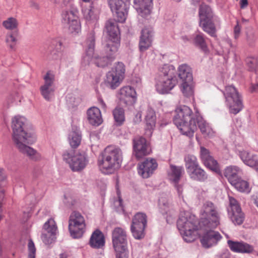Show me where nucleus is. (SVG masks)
<instances>
[{
    "instance_id": "58836bf2",
    "label": "nucleus",
    "mask_w": 258,
    "mask_h": 258,
    "mask_svg": "<svg viewBox=\"0 0 258 258\" xmlns=\"http://www.w3.org/2000/svg\"><path fill=\"white\" fill-rule=\"evenodd\" d=\"M81 135L78 130L72 131L69 135V142L73 148H77L81 142Z\"/></svg>"
},
{
    "instance_id": "09e8293b",
    "label": "nucleus",
    "mask_w": 258,
    "mask_h": 258,
    "mask_svg": "<svg viewBox=\"0 0 258 258\" xmlns=\"http://www.w3.org/2000/svg\"><path fill=\"white\" fill-rule=\"evenodd\" d=\"M67 26L70 32L72 34L78 33L81 30V25L79 19L67 24Z\"/></svg>"
},
{
    "instance_id": "603ef678",
    "label": "nucleus",
    "mask_w": 258,
    "mask_h": 258,
    "mask_svg": "<svg viewBox=\"0 0 258 258\" xmlns=\"http://www.w3.org/2000/svg\"><path fill=\"white\" fill-rule=\"evenodd\" d=\"M117 196L118 199L116 200L114 202V207L116 208V210L118 212H123V206L122 204V200L120 196V193L119 191H117Z\"/></svg>"
},
{
    "instance_id": "de8ad7c7",
    "label": "nucleus",
    "mask_w": 258,
    "mask_h": 258,
    "mask_svg": "<svg viewBox=\"0 0 258 258\" xmlns=\"http://www.w3.org/2000/svg\"><path fill=\"white\" fill-rule=\"evenodd\" d=\"M17 20L13 17H10L4 21L3 23L4 27L8 30H13L18 26Z\"/></svg>"
},
{
    "instance_id": "cd10ccee",
    "label": "nucleus",
    "mask_w": 258,
    "mask_h": 258,
    "mask_svg": "<svg viewBox=\"0 0 258 258\" xmlns=\"http://www.w3.org/2000/svg\"><path fill=\"white\" fill-rule=\"evenodd\" d=\"M134 7L142 17L145 14H149V7L152 3V0H134Z\"/></svg>"
},
{
    "instance_id": "5fc2aeb1",
    "label": "nucleus",
    "mask_w": 258,
    "mask_h": 258,
    "mask_svg": "<svg viewBox=\"0 0 258 258\" xmlns=\"http://www.w3.org/2000/svg\"><path fill=\"white\" fill-rule=\"evenodd\" d=\"M17 39L13 34L11 33L7 36L6 42L8 45L11 48L13 49L16 45Z\"/></svg>"
},
{
    "instance_id": "ddd939ff",
    "label": "nucleus",
    "mask_w": 258,
    "mask_h": 258,
    "mask_svg": "<svg viewBox=\"0 0 258 258\" xmlns=\"http://www.w3.org/2000/svg\"><path fill=\"white\" fill-rule=\"evenodd\" d=\"M229 201L228 216L235 225H240L244 222V214L242 211L241 207L236 199L232 197H229Z\"/></svg>"
},
{
    "instance_id": "c03bdc74",
    "label": "nucleus",
    "mask_w": 258,
    "mask_h": 258,
    "mask_svg": "<svg viewBox=\"0 0 258 258\" xmlns=\"http://www.w3.org/2000/svg\"><path fill=\"white\" fill-rule=\"evenodd\" d=\"M159 206L162 214L169 213L171 216L173 215L174 212L171 211L169 203L165 198L161 197L159 199Z\"/></svg>"
},
{
    "instance_id": "864d4df0",
    "label": "nucleus",
    "mask_w": 258,
    "mask_h": 258,
    "mask_svg": "<svg viewBox=\"0 0 258 258\" xmlns=\"http://www.w3.org/2000/svg\"><path fill=\"white\" fill-rule=\"evenodd\" d=\"M29 251L28 258H35L36 248L32 239H29L28 243Z\"/></svg>"
},
{
    "instance_id": "680f3d73",
    "label": "nucleus",
    "mask_w": 258,
    "mask_h": 258,
    "mask_svg": "<svg viewBox=\"0 0 258 258\" xmlns=\"http://www.w3.org/2000/svg\"><path fill=\"white\" fill-rule=\"evenodd\" d=\"M98 100L99 104H100L101 107L104 110H106L107 106H106V105L105 103L104 102V101L102 99V98L99 97V98H98Z\"/></svg>"
},
{
    "instance_id": "a878e982",
    "label": "nucleus",
    "mask_w": 258,
    "mask_h": 258,
    "mask_svg": "<svg viewBox=\"0 0 258 258\" xmlns=\"http://www.w3.org/2000/svg\"><path fill=\"white\" fill-rule=\"evenodd\" d=\"M184 173V169L182 166L170 165V171L168 172L169 180L174 184L179 182L180 178Z\"/></svg>"
},
{
    "instance_id": "a211bd4d",
    "label": "nucleus",
    "mask_w": 258,
    "mask_h": 258,
    "mask_svg": "<svg viewBox=\"0 0 258 258\" xmlns=\"http://www.w3.org/2000/svg\"><path fill=\"white\" fill-rule=\"evenodd\" d=\"M43 229L47 233H43L41 239L45 244H49L53 241L54 236L57 231V226L54 220L50 218L43 225Z\"/></svg>"
},
{
    "instance_id": "dca6fc26",
    "label": "nucleus",
    "mask_w": 258,
    "mask_h": 258,
    "mask_svg": "<svg viewBox=\"0 0 258 258\" xmlns=\"http://www.w3.org/2000/svg\"><path fill=\"white\" fill-rule=\"evenodd\" d=\"M157 166L158 164L155 159L148 158L139 164L138 173L144 178H147L153 173Z\"/></svg>"
},
{
    "instance_id": "4468645a",
    "label": "nucleus",
    "mask_w": 258,
    "mask_h": 258,
    "mask_svg": "<svg viewBox=\"0 0 258 258\" xmlns=\"http://www.w3.org/2000/svg\"><path fill=\"white\" fill-rule=\"evenodd\" d=\"M43 79L44 84L40 88L41 94L46 100L50 101L53 97L55 91L54 75L49 71L44 76Z\"/></svg>"
},
{
    "instance_id": "338daca9",
    "label": "nucleus",
    "mask_w": 258,
    "mask_h": 258,
    "mask_svg": "<svg viewBox=\"0 0 258 258\" xmlns=\"http://www.w3.org/2000/svg\"><path fill=\"white\" fill-rule=\"evenodd\" d=\"M6 176L3 172V170L2 169H0V181L4 180Z\"/></svg>"
},
{
    "instance_id": "e2e57ef3",
    "label": "nucleus",
    "mask_w": 258,
    "mask_h": 258,
    "mask_svg": "<svg viewBox=\"0 0 258 258\" xmlns=\"http://www.w3.org/2000/svg\"><path fill=\"white\" fill-rule=\"evenodd\" d=\"M240 28L239 25L237 24L234 27V33H235V37L236 38L240 33Z\"/></svg>"
},
{
    "instance_id": "f257e3e1",
    "label": "nucleus",
    "mask_w": 258,
    "mask_h": 258,
    "mask_svg": "<svg viewBox=\"0 0 258 258\" xmlns=\"http://www.w3.org/2000/svg\"><path fill=\"white\" fill-rule=\"evenodd\" d=\"M220 224V216L217 207L211 202H206L201 211L199 222L190 217H181L177 222V226L184 240L194 241L197 238V230L199 228H216Z\"/></svg>"
},
{
    "instance_id": "13d9d810",
    "label": "nucleus",
    "mask_w": 258,
    "mask_h": 258,
    "mask_svg": "<svg viewBox=\"0 0 258 258\" xmlns=\"http://www.w3.org/2000/svg\"><path fill=\"white\" fill-rule=\"evenodd\" d=\"M69 104H71L73 107L78 105L79 103V99L74 97H71L68 100Z\"/></svg>"
},
{
    "instance_id": "9d476101",
    "label": "nucleus",
    "mask_w": 258,
    "mask_h": 258,
    "mask_svg": "<svg viewBox=\"0 0 258 258\" xmlns=\"http://www.w3.org/2000/svg\"><path fill=\"white\" fill-rule=\"evenodd\" d=\"M147 216L142 212L136 213L132 219L131 231L136 239H141L145 236V229L147 226Z\"/></svg>"
},
{
    "instance_id": "393cba45",
    "label": "nucleus",
    "mask_w": 258,
    "mask_h": 258,
    "mask_svg": "<svg viewBox=\"0 0 258 258\" xmlns=\"http://www.w3.org/2000/svg\"><path fill=\"white\" fill-rule=\"evenodd\" d=\"M199 26L211 36L214 37L217 36V30L214 19L199 20Z\"/></svg>"
},
{
    "instance_id": "a19ab883",
    "label": "nucleus",
    "mask_w": 258,
    "mask_h": 258,
    "mask_svg": "<svg viewBox=\"0 0 258 258\" xmlns=\"http://www.w3.org/2000/svg\"><path fill=\"white\" fill-rule=\"evenodd\" d=\"M231 185L240 192L248 193L250 191L248 182L242 180L240 177L238 178V180L233 182Z\"/></svg>"
},
{
    "instance_id": "aec40b11",
    "label": "nucleus",
    "mask_w": 258,
    "mask_h": 258,
    "mask_svg": "<svg viewBox=\"0 0 258 258\" xmlns=\"http://www.w3.org/2000/svg\"><path fill=\"white\" fill-rule=\"evenodd\" d=\"M153 30L145 28L142 31V35L139 43L140 49L142 51L147 50L151 45L152 41Z\"/></svg>"
},
{
    "instance_id": "a18cd8bd",
    "label": "nucleus",
    "mask_w": 258,
    "mask_h": 258,
    "mask_svg": "<svg viewBox=\"0 0 258 258\" xmlns=\"http://www.w3.org/2000/svg\"><path fill=\"white\" fill-rule=\"evenodd\" d=\"M111 72H114V74L123 79L125 72V67L122 62H118L115 63Z\"/></svg>"
},
{
    "instance_id": "6e6d98bb",
    "label": "nucleus",
    "mask_w": 258,
    "mask_h": 258,
    "mask_svg": "<svg viewBox=\"0 0 258 258\" xmlns=\"http://www.w3.org/2000/svg\"><path fill=\"white\" fill-rule=\"evenodd\" d=\"M247 66L250 71H255L256 69V60L254 58H247L246 60Z\"/></svg>"
},
{
    "instance_id": "20e7f679",
    "label": "nucleus",
    "mask_w": 258,
    "mask_h": 258,
    "mask_svg": "<svg viewBox=\"0 0 258 258\" xmlns=\"http://www.w3.org/2000/svg\"><path fill=\"white\" fill-rule=\"evenodd\" d=\"M176 114L173 118V122L180 130L182 134L189 138L194 136L197 127L196 124V115L191 117L192 110L186 105H181L175 110Z\"/></svg>"
},
{
    "instance_id": "bf43d9fd",
    "label": "nucleus",
    "mask_w": 258,
    "mask_h": 258,
    "mask_svg": "<svg viewBox=\"0 0 258 258\" xmlns=\"http://www.w3.org/2000/svg\"><path fill=\"white\" fill-rule=\"evenodd\" d=\"M141 118H142L141 113L140 112L137 113L133 119L134 123L135 124L139 123V122H140L141 121V120H142Z\"/></svg>"
},
{
    "instance_id": "4be33fe9",
    "label": "nucleus",
    "mask_w": 258,
    "mask_h": 258,
    "mask_svg": "<svg viewBox=\"0 0 258 258\" xmlns=\"http://www.w3.org/2000/svg\"><path fill=\"white\" fill-rule=\"evenodd\" d=\"M87 119L90 124L93 125H99L103 121L101 111L96 107H90L87 110Z\"/></svg>"
},
{
    "instance_id": "6e6552de",
    "label": "nucleus",
    "mask_w": 258,
    "mask_h": 258,
    "mask_svg": "<svg viewBox=\"0 0 258 258\" xmlns=\"http://www.w3.org/2000/svg\"><path fill=\"white\" fill-rule=\"evenodd\" d=\"M74 154L72 150L66 151L63 154V159L69 164L73 171H79L83 169L87 162L86 155L84 152Z\"/></svg>"
},
{
    "instance_id": "ea45409f",
    "label": "nucleus",
    "mask_w": 258,
    "mask_h": 258,
    "mask_svg": "<svg viewBox=\"0 0 258 258\" xmlns=\"http://www.w3.org/2000/svg\"><path fill=\"white\" fill-rule=\"evenodd\" d=\"M78 11L77 10H67L64 11L62 14V22L67 25L72 21L78 19Z\"/></svg>"
},
{
    "instance_id": "1a4fd4ad",
    "label": "nucleus",
    "mask_w": 258,
    "mask_h": 258,
    "mask_svg": "<svg viewBox=\"0 0 258 258\" xmlns=\"http://www.w3.org/2000/svg\"><path fill=\"white\" fill-rule=\"evenodd\" d=\"M95 42V32L92 31L88 34L86 40L87 48L86 51V55L83 57L84 61L89 64L90 61L94 60L97 66L104 67L107 64L105 61L106 58L105 57H96L94 55Z\"/></svg>"
},
{
    "instance_id": "4c0bfd02",
    "label": "nucleus",
    "mask_w": 258,
    "mask_h": 258,
    "mask_svg": "<svg viewBox=\"0 0 258 258\" xmlns=\"http://www.w3.org/2000/svg\"><path fill=\"white\" fill-rule=\"evenodd\" d=\"M112 114L115 125L116 126L122 125L125 121L124 109L120 107H116L113 109Z\"/></svg>"
},
{
    "instance_id": "37998d69",
    "label": "nucleus",
    "mask_w": 258,
    "mask_h": 258,
    "mask_svg": "<svg viewBox=\"0 0 258 258\" xmlns=\"http://www.w3.org/2000/svg\"><path fill=\"white\" fill-rule=\"evenodd\" d=\"M184 161L187 173L189 171H191L200 166L196 157L194 155H188L186 156L184 158Z\"/></svg>"
},
{
    "instance_id": "4d7b16f0",
    "label": "nucleus",
    "mask_w": 258,
    "mask_h": 258,
    "mask_svg": "<svg viewBox=\"0 0 258 258\" xmlns=\"http://www.w3.org/2000/svg\"><path fill=\"white\" fill-rule=\"evenodd\" d=\"M59 58V53L56 51L53 50L52 52L50 53L49 55V59L52 60H56Z\"/></svg>"
},
{
    "instance_id": "7c9ffc66",
    "label": "nucleus",
    "mask_w": 258,
    "mask_h": 258,
    "mask_svg": "<svg viewBox=\"0 0 258 258\" xmlns=\"http://www.w3.org/2000/svg\"><path fill=\"white\" fill-rule=\"evenodd\" d=\"M178 77L182 82L192 81L193 77L191 68L186 64H182L178 69Z\"/></svg>"
},
{
    "instance_id": "c9c22d12",
    "label": "nucleus",
    "mask_w": 258,
    "mask_h": 258,
    "mask_svg": "<svg viewBox=\"0 0 258 258\" xmlns=\"http://www.w3.org/2000/svg\"><path fill=\"white\" fill-rule=\"evenodd\" d=\"M122 80V79L114 74V72L110 71L106 75V83L112 89H115L118 87Z\"/></svg>"
},
{
    "instance_id": "39448f33",
    "label": "nucleus",
    "mask_w": 258,
    "mask_h": 258,
    "mask_svg": "<svg viewBox=\"0 0 258 258\" xmlns=\"http://www.w3.org/2000/svg\"><path fill=\"white\" fill-rule=\"evenodd\" d=\"M155 87L160 94L168 93L177 83L173 70H170L169 66L165 65L160 71L155 78Z\"/></svg>"
},
{
    "instance_id": "5701e85b",
    "label": "nucleus",
    "mask_w": 258,
    "mask_h": 258,
    "mask_svg": "<svg viewBox=\"0 0 258 258\" xmlns=\"http://www.w3.org/2000/svg\"><path fill=\"white\" fill-rule=\"evenodd\" d=\"M239 155L243 162L247 165L256 170L258 167V155L251 154L247 151L240 152Z\"/></svg>"
},
{
    "instance_id": "bb28decb",
    "label": "nucleus",
    "mask_w": 258,
    "mask_h": 258,
    "mask_svg": "<svg viewBox=\"0 0 258 258\" xmlns=\"http://www.w3.org/2000/svg\"><path fill=\"white\" fill-rule=\"evenodd\" d=\"M241 172L240 169L236 166L227 167L224 171V175L231 184L240 177L239 174Z\"/></svg>"
},
{
    "instance_id": "3c124183",
    "label": "nucleus",
    "mask_w": 258,
    "mask_h": 258,
    "mask_svg": "<svg viewBox=\"0 0 258 258\" xmlns=\"http://www.w3.org/2000/svg\"><path fill=\"white\" fill-rule=\"evenodd\" d=\"M82 12L83 16L86 20L90 21L95 18V16L94 15V12L91 6H90L89 8L83 9Z\"/></svg>"
},
{
    "instance_id": "423d86ee",
    "label": "nucleus",
    "mask_w": 258,
    "mask_h": 258,
    "mask_svg": "<svg viewBox=\"0 0 258 258\" xmlns=\"http://www.w3.org/2000/svg\"><path fill=\"white\" fill-rule=\"evenodd\" d=\"M227 105L231 113L236 114L243 108L242 97L235 87L227 86L223 92Z\"/></svg>"
},
{
    "instance_id": "f8f14e48",
    "label": "nucleus",
    "mask_w": 258,
    "mask_h": 258,
    "mask_svg": "<svg viewBox=\"0 0 258 258\" xmlns=\"http://www.w3.org/2000/svg\"><path fill=\"white\" fill-rule=\"evenodd\" d=\"M116 21L123 23L126 18L128 8V0H107Z\"/></svg>"
},
{
    "instance_id": "7ed1b4c3",
    "label": "nucleus",
    "mask_w": 258,
    "mask_h": 258,
    "mask_svg": "<svg viewBox=\"0 0 258 258\" xmlns=\"http://www.w3.org/2000/svg\"><path fill=\"white\" fill-rule=\"evenodd\" d=\"M121 158L120 149L114 146H108L99 157L98 164L103 173L111 174L119 168Z\"/></svg>"
},
{
    "instance_id": "b1692460",
    "label": "nucleus",
    "mask_w": 258,
    "mask_h": 258,
    "mask_svg": "<svg viewBox=\"0 0 258 258\" xmlns=\"http://www.w3.org/2000/svg\"><path fill=\"white\" fill-rule=\"evenodd\" d=\"M89 243L93 248H100L105 244L104 236L102 232L98 230H95L90 238Z\"/></svg>"
},
{
    "instance_id": "f3484780",
    "label": "nucleus",
    "mask_w": 258,
    "mask_h": 258,
    "mask_svg": "<svg viewBox=\"0 0 258 258\" xmlns=\"http://www.w3.org/2000/svg\"><path fill=\"white\" fill-rule=\"evenodd\" d=\"M200 157L204 164L211 170L220 173L218 163L211 155L209 150L204 147L200 148Z\"/></svg>"
},
{
    "instance_id": "0e129e2a",
    "label": "nucleus",
    "mask_w": 258,
    "mask_h": 258,
    "mask_svg": "<svg viewBox=\"0 0 258 258\" xmlns=\"http://www.w3.org/2000/svg\"><path fill=\"white\" fill-rule=\"evenodd\" d=\"M175 186L177 190L179 196H180L182 192V188L181 186L178 185V183L175 184Z\"/></svg>"
},
{
    "instance_id": "8fccbe9b",
    "label": "nucleus",
    "mask_w": 258,
    "mask_h": 258,
    "mask_svg": "<svg viewBox=\"0 0 258 258\" xmlns=\"http://www.w3.org/2000/svg\"><path fill=\"white\" fill-rule=\"evenodd\" d=\"M116 252V258H128V250L127 245L119 246V248L113 247Z\"/></svg>"
},
{
    "instance_id": "9b49d317",
    "label": "nucleus",
    "mask_w": 258,
    "mask_h": 258,
    "mask_svg": "<svg viewBox=\"0 0 258 258\" xmlns=\"http://www.w3.org/2000/svg\"><path fill=\"white\" fill-rule=\"evenodd\" d=\"M133 155L138 160L150 154L152 150L147 140L142 136H137L133 139Z\"/></svg>"
},
{
    "instance_id": "f03ea898",
    "label": "nucleus",
    "mask_w": 258,
    "mask_h": 258,
    "mask_svg": "<svg viewBox=\"0 0 258 258\" xmlns=\"http://www.w3.org/2000/svg\"><path fill=\"white\" fill-rule=\"evenodd\" d=\"M26 119L22 116H16L12 119V139L14 145L18 151L27 156L31 160L38 161L41 159L40 154L28 145L33 144L36 140L33 134L26 130Z\"/></svg>"
},
{
    "instance_id": "0eeeda50",
    "label": "nucleus",
    "mask_w": 258,
    "mask_h": 258,
    "mask_svg": "<svg viewBox=\"0 0 258 258\" xmlns=\"http://www.w3.org/2000/svg\"><path fill=\"white\" fill-rule=\"evenodd\" d=\"M86 224L84 217L77 211H74L70 216L69 229L74 238L82 236L85 231Z\"/></svg>"
},
{
    "instance_id": "79ce46f5",
    "label": "nucleus",
    "mask_w": 258,
    "mask_h": 258,
    "mask_svg": "<svg viewBox=\"0 0 258 258\" xmlns=\"http://www.w3.org/2000/svg\"><path fill=\"white\" fill-rule=\"evenodd\" d=\"M194 85L193 80L190 82H182L181 91L183 95L186 97H190L194 95Z\"/></svg>"
},
{
    "instance_id": "69168bd1",
    "label": "nucleus",
    "mask_w": 258,
    "mask_h": 258,
    "mask_svg": "<svg viewBox=\"0 0 258 258\" xmlns=\"http://www.w3.org/2000/svg\"><path fill=\"white\" fill-rule=\"evenodd\" d=\"M248 5L247 0H241L240 1V7L242 9L246 7Z\"/></svg>"
},
{
    "instance_id": "2f4dec72",
    "label": "nucleus",
    "mask_w": 258,
    "mask_h": 258,
    "mask_svg": "<svg viewBox=\"0 0 258 258\" xmlns=\"http://www.w3.org/2000/svg\"><path fill=\"white\" fill-rule=\"evenodd\" d=\"M187 173L189 177L195 181L203 182L208 178V174L200 166L189 171Z\"/></svg>"
},
{
    "instance_id": "f704fd0d",
    "label": "nucleus",
    "mask_w": 258,
    "mask_h": 258,
    "mask_svg": "<svg viewBox=\"0 0 258 258\" xmlns=\"http://www.w3.org/2000/svg\"><path fill=\"white\" fill-rule=\"evenodd\" d=\"M146 130H153L155 126L156 116L155 111L151 108H148L145 116Z\"/></svg>"
},
{
    "instance_id": "473e14b6",
    "label": "nucleus",
    "mask_w": 258,
    "mask_h": 258,
    "mask_svg": "<svg viewBox=\"0 0 258 258\" xmlns=\"http://www.w3.org/2000/svg\"><path fill=\"white\" fill-rule=\"evenodd\" d=\"M105 28L110 38H119V30L116 22L113 20H108L105 24Z\"/></svg>"
},
{
    "instance_id": "6ab92c4d",
    "label": "nucleus",
    "mask_w": 258,
    "mask_h": 258,
    "mask_svg": "<svg viewBox=\"0 0 258 258\" xmlns=\"http://www.w3.org/2000/svg\"><path fill=\"white\" fill-rule=\"evenodd\" d=\"M112 241L113 247L119 248V246L127 245L126 231L121 227L115 228L112 231Z\"/></svg>"
},
{
    "instance_id": "412c9836",
    "label": "nucleus",
    "mask_w": 258,
    "mask_h": 258,
    "mask_svg": "<svg viewBox=\"0 0 258 258\" xmlns=\"http://www.w3.org/2000/svg\"><path fill=\"white\" fill-rule=\"evenodd\" d=\"M227 243L230 249L234 252L250 253L253 250V247L251 245L243 241H233L229 240Z\"/></svg>"
},
{
    "instance_id": "052dcab7",
    "label": "nucleus",
    "mask_w": 258,
    "mask_h": 258,
    "mask_svg": "<svg viewBox=\"0 0 258 258\" xmlns=\"http://www.w3.org/2000/svg\"><path fill=\"white\" fill-rule=\"evenodd\" d=\"M4 192L5 190L4 189H0V221L2 219V210L1 209V204H2V201H3L4 197Z\"/></svg>"
},
{
    "instance_id": "774afa93",
    "label": "nucleus",
    "mask_w": 258,
    "mask_h": 258,
    "mask_svg": "<svg viewBox=\"0 0 258 258\" xmlns=\"http://www.w3.org/2000/svg\"><path fill=\"white\" fill-rule=\"evenodd\" d=\"M252 90L253 91L258 92V84L252 85Z\"/></svg>"
},
{
    "instance_id": "49530a36",
    "label": "nucleus",
    "mask_w": 258,
    "mask_h": 258,
    "mask_svg": "<svg viewBox=\"0 0 258 258\" xmlns=\"http://www.w3.org/2000/svg\"><path fill=\"white\" fill-rule=\"evenodd\" d=\"M194 44L202 50L206 51L207 50V45L202 33L196 35L194 39Z\"/></svg>"
},
{
    "instance_id": "72a5a7b5",
    "label": "nucleus",
    "mask_w": 258,
    "mask_h": 258,
    "mask_svg": "<svg viewBox=\"0 0 258 258\" xmlns=\"http://www.w3.org/2000/svg\"><path fill=\"white\" fill-rule=\"evenodd\" d=\"M199 20L214 19V15L211 8L205 4H202L199 10Z\"/></svg>"
},
{
    "instance_id": "2eb2a0df",
    "label": "nucleus",
    "mask_w": 258,
    "mask_h": 258,
    "mask_svg": "<svg viewBox=\"0 0 258 258\" xmlns=\"http://www.w3.org/2000/svg\"><path fill=\"white\" fill-rule=\"evenodd\" d=\"M200 229L206 231L200 240L202 245L205 248H209L216 245L222 238V235L219 232L213 230L214 228Z\"/></svg>"
},
{
    "instance_id": "c85d7f7f",
    "label": "nucleus",
    "mask_w": 258,
    "mask_h": 258,
    "mask_svg": "<svg viewBox=\"0 0 258 258\" xmlns=\"http://www.w3.org/2000/svg\"><path fill=\"white\" fill-rule=\"evenodd\" d=\"M120 45L119 38H109L106 43L104 50L106 53V57H109L115 53Z\"/></svg>"
},
{
    "instance_id": "e433bc0d",
    "label": "nucleus",
    "mask_w": 258,
    "mask_h": 258,
    "mask_svg": "<svg viewBox=\"0 0 258 258\" xmlns=\"http://www.w3.org/2000/svg\"><path fill=\"white\" fill-rule=\"evenodd\" d=\"M195 119L196 124L197 125V123H198L202 133L205 136L209 135L212 132V129L209 124L203 119L202 117L199 114L198 112L196 114Z\"/></svg>"
},
{
    "instance_id": "c756f323",
    "label": "nucleus",
    "mask_w": 258,
    "mask_h": 258,
    "mask_svg": "<svg viewBox=\"0 0 258 258\" xmlns=\"http://www.w3.org/2000/svg\"><path fill=\"white\" fill-rule=\"evenodd\" d=\"M119 95V99L127 104L128 102L136 97V93L132 87L125 86L120 89Z\"/></svg>"
}]
</instances>
